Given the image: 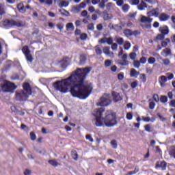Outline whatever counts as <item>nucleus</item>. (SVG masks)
<instances>
[{"instance_id":"obj_1","label":"nucleus","mask_w":175,"mask_h":175,"mask_svg":"<svg viewBox=\"0 0 175 175\" xmlns=\"http://www.w3.org/2000/svg\"><path fill=\"white\" fill-rule=\"evenodd\" d=\"M91 70L92 67L77 68L68 78L54 82L53 87L62 94L68 92L70 87V92L73 98L87 99L94 90L92 83H85V79Z\"/></svg>"},{"instance_id":"obj_2","label":"nucleus","mask_w":175,"mask_h":175,"mask_svg":"<svg viewBox=\"0 0 175 175\" xmlns=\"http://www.w3.org/2000/svg\"><path fill=\"white\" fill-rule=\"evenodd\" d=\"M94 119L96 126H107V128H111L117 125V116L116 113L111 111H107L103 117V113H105V109L103 108H98L95 109Z\"/></svg>"},{"instance_id":"obj_3","label":"nucleus","mask_w":175,"mask_h":175,"mask_svg":"<svg viewBox=\"0 0 175 175\" xmlns=\"http://www.w3.org/2000/svg\"><path fill=\"white\" fill-rule=\"evenodd\" d=\"M23 90L16 92V100L19 102H25L30 95H32V88L29 83H25L23 84Z\"/></svg>"},{"instance_id":"obj_4","label":"nucleus","mask_w":175,"mask_h":175,"mask_svg":"<svg viewBox=\"0 0 175 175\" xmlns=\"http://www.w3.org/2000/svg\"><path fill=\"white\" fill-rule=\"evenodd\" d=\"M3 25L6 28H12V27H25V23L23 21H14L13 19H5L3 22Z\"/></svg>"},{"instance_id":"obj_5","label":"nucleus","mask_w":175,"mask_h":175,"mask_svg":"<svg viewBox=\"0 0 175 175\" xmlns=\"http://www.w3.org/2000/svg\"><path fill=\"white\" fill-rule=\"evenodd\" d=\"M109 105H111V99H110V94H104L103 96L100 98L98 106H100L101 107H105L106 106H109Z\"/></svg>"},{"instance_id":"obj_6","label":"nucleus","mask_w":175,"mask_h":175,"mask_svg":"<svg viewBox=\"0 0 175 175\" xmlns=\"http://www.w3.org/2000/svg\"><path fill=\"white\" fill-rule=\"evenodd\" d=\"M17 86L14 83L8 81L4 85H1V90L3 92H13Z\"/></svg>"},{"instance_id":"obj_7","label":"nucleus","mask_w":175,"mask_h":175,"mask_svg":"<svg viewBox=\"0 0 175 175\" xmlns=\"http://www.w3.org/2000/svg\"><path fill=\"white\" fill-rule=\"evenodd\" d=\"M159 31L161 33L158 34L156 38L157 40H163L165 36L169 33V27H167V25L160 27Z\"/></svg>"},{"instance_id":"obj_8","label":"nucleus","mask_w":175,"mask_h":175,"mask_svg":"<svg viewBox=\"0 0 175 175\" xmlns=\"http://www.w3.org/2000/svg\"><path fill=\"white\" fill-rule=\"evenodd\" d=\"M147 16L148 17H158V16H159V8H153L152 10L147 12Z\"/></svg>"},{"instance_id":"obj_9","label":"nucleus","mask_w":175,"mask_h":175,"mask_svg":"<svg viewBox=\"0 0 175 175\" xmlns=\"http://www.w3.org/2000/svg\"><path fill=\"white\" fill-rule=\"evenodd\" d=\"M88 57V56L85 53L81 54L79 57V62L78 63V65L79 66H83V65H85Z\"/></svg>"},{"instance_id":"obj_10","label":"nucleus","mask_w":175,"mask_h":175,"mask_svg":"<svg viewBox=\"0 0 175 175\" xmlns=\"http://www.w3.org/2000/svg\"><path fill=\"white\" fill-rule=\"evenodd\" d=\"M111 95L113 99V102H115V103H117V102H120V100H122V96L120 95V93L116 91H112Z\"/></svg>"},{"instance_id":"obj_11","label":"nucleus","mask_w":175,"mask_h":175,"mask_svg":"<svg viewBox=\"0 0 175 175\" xmlns=\"http://www.w3.org/2000/svg\"><path fill=\"white\" fill-rule=\"evenodd\" d=\"M159 19L160 21H167V20L170 19V15L166 13H161L159 16Z\"/></svg>"},{"instance_id":"obj_12","label":"nucleus","mask_w":175,"mask_h":175,"mask_svg":"<svg viewBox=\"0 0 175 175\" xmlns=\"http://www.w3.org/2000/svg\"><path fill=\"white\" fill-rule=\"evenodd\" d=\"M103 51L105 55H108L109 57H114V53L110 51V47L109 46H105Z\"/></svg>"},{"instance_id":"obj_13","label":"nucleus","mask_w":175,"mask_h":175,"mask_svg":"<svg viewBox=\"0 0 175 175\" xmlns=\"http://www.w3.org/2000/svg\"><path fill=\"white\" fill-rule=\"evenodd\" d=\"M103 16L105 21H108V20H111V18H113V15L109 14L107 11L103 12Z\"/></svg>"},{"instance_id":"obj_14","label":"nucleus","mask_w":175,"mask_h":175,"mask_svg":"<svg viewBox=\"0 0 175 175\" xmlns=\"http://www.w3.org/2000/svg\"><path fill=\"white\" fill-rule=\"evenodd\" d=\"M159 81L161 87H165V83L167 81V77L165 75L161 76L160 78L159 79Z\"/></svg>"},{"instance_id":"obj_15","label":"nucleus","mask_w":175,"mask_h":175,"mask_svg":"<svg viewBox=\"0 0 175 175\" xmlns=\"http://www.w3.org/2000/svg\"><path fill=\"white\" fill-rule=\"evenodd\" d=\"M140 72H137L135 68H131L130 71V77H135V79H137V77Z\"/></svg>"},{"instance_id":"obj_16","label":"nucleus","mask_w":175,"mask_h":175,"mask_svg":"<svg viewBox=\"0 0 175 175\" xmlns=\"http://www.w3.org/2000/svg\"><path fill=\"white\" fill-rule=\"evenodd\" d=\"M150 16H143L141 18V23H148V24H151L152 23V18H150Z\"/></svg>"},{"instance_id":"obj_17","label":"nucleus","mask_w":175,"mask_h":175,"mask_svg":"<svg viewBox=\"0 0 175 175\" xmlns=\"http://www.w3.org/2000/svg\"><path fill=\"white\" fill-rule=\"evenodd\" d=\"M167 163L166 161H161L160 164H156V167H161L162 170H166Z\"/></svg>"},{"instance_id":"obj_18","label":"nucleus","mask_w":175,"mask_h":175,"mask_svg":"<svg viewBox=\"0 0 175 175\" xmlns=\"http://www.w3.org/2000/svg\"><path fill=\"white\" fill-rule=\"evenodd\" d=\"M17 9L21 12V13H25V12H27L25 7H24V4L21 3L17 5Z\"/></svg>"},{"instance_id":"obj_19","label":"nucleus","mask_w":175,"mask_h":175,"mask_svg":"<svg viewBox=\"0 0 175 175\" xmlns=\"http://www.w3.org/2000/svg\"><path fill=\"white\" fill-rule=\"evenodd\" d=\"M147 8V3L146 2L142 1L140 4L138 5V10H144Z\"/></svg>"},{"instance_id":"obj_20","label":"nucleus","mask_w":175,"mask_h":175,"mask_svg":"<svg viewBox=\"0 0 175 175\" xmlns=\"http://www.w3.org/2000/svg\"><path fill=\"white\" fill-rule=\"evenodd\" d=\"M22 52L24 55H26L27 54L31 53V50H29V47H28V46L25 45L23 47Z\"/></svg>"},{"instance_id":"obj_21","label":"nucleus","mask_w":175,"mask_h":175,"mask_svg":"<svg viewBox=\"0 0 175 175\" xmlns=\"http://www.w3.org/2000/svg\"><path fill=\"white\" fill-rule=\"evenodd\" d=\"M5 13H6V12L5 11V5L0 3V20H2V16H3Z\"/></svg>"},{"instance_id":"obj_22","label":"nucleus","mask_w":175,"mask_h":175,"mask_svg":"<svg viewBox=\"0 0 175 175\" xmlns=\"http://www.w3.org/2000/svg\"><path fill=\"white\" fill-rule=\"evenodd\" d=\"M118 64L121 66H128L129 65V61L128 60H118Z\"/></svg>"},{"instance_id":"obj_23","label":"nucleus","mask_w":175,"mask_h":175,"mask_svg":"<svg viewBox=\"0 0 175 175\" xmlns=\"http://www.w3.org/2000/svg\"><path fill=\"white\" fill-rule=\"evenodd\" d=\"M109 2V0H101L99 2L98 4V8H100V9H103L104 8L106 7V3Z\"/></svg>"},{"instance_id":"obj_24","label":"nucleus","mask_w":175,"mask_h":175,"mask_svg":"<svg viewBox=\"0 0 175 175\" xmlns=\"http://www.w3.org/2000/svg\"><path fill=\"white\" fill-rule=\"evenodd\" d=\"M59 6V8H67V6H69V1L62 0V1H60Z\"/></svg>"},{"instance_id":"obj_25","label":"nucleus","mask_w":175,"mask_h":175,"mask_svg":"<svg viewBox=\"0 0 175 175\" xmlns=\"http://www.w3.org/2000/svg\"><path fill=\"white\" fill-rule=\"evenodd\" d=\"M129 9H131V6H129V4H124L122 6V10L124 12V13H128Z\"/></svg>"},{"instance_id":"obj_26","label":"nucleus","mask_w":175,"mask_h":175,"mask_svg":"<svg viewBox=\"0 0 175 175\" xmlns=\"http://www.w3.org/2000/svg\"><path fill=\"white\" fill-rule=\"evenodd\" d=\"M123 33L125 35V36L129 38V36H132V30L129 29H125L123 31Z\"/></svg>"},{"instance_id":"obj_27","label":"nucleus","mask_w":175,"mask_h":175,"mask_svg":"<svg viewBox=\"0 0 175 175\" xmlns=\"http://www.w3.org/2000/svg\"><path fill=\"white\" fill-rule=\"evenodd\" d=\"M25 57L27 62H32L33 61V57H32V55L31 53H27V55H25Z\"/></svg>"},{"instance_id":"obj_28","label":"nucleus","mask_w":175,"mask_h":175,"mask_svg":"<svg viewBox=\"0 0 175 175\" xmlns=\"http://www.w3.org/2000/svg\"><path fill=\"white\" fill-rule=\"evenodd\" d=\"M66 28L67 31H69V29H70L71 31L75 30V26L73 25V23H67Z\"/></svg>"},{"instance_id":"obj_29","label":"nucleus","mask_w":175,"mask_h":175,"mask_svg":"<svg viewBox=\"0 0 175 175\" xmlns=\"http://www.w3.org/2000/svg\"><path fill=\"white\" fill-rule=\"evenodd\" d=\"M48 162L50 165L54 166V167H57V166H59V163L55 160H49Z\"/></svg>"},{"instance_id":"obj_30","label":"nucleus","mask_w":175,"mask_h":175,"mask_svg":"<svg viewBox=\"0 0 175 175\" xmlns=\"http://www.w3.org/2000/svg\"><path fill=\"white\" fill-rule=\"evenodd\" d=\"M71 155H72V158L75 161H77L79 159V154H77V152L76 150L72 151L71 153Z\"/></svg>"},{"instance_id":"obj_31","label":"nucleus","mask_w":175,"mask_h":175,"mask_svg":"<svg viewBox=\"0 0 175 175\" xmlns=\"http://www.w3.org/2000/svg\"><path fill=\"white\" fill-rule=\"evenodd\" d=\"M152 99H149V109L150 110H154V109H155V103H154V101H152Z\"/></svg>"},{"instance_id":"obj_32","label":"nucleus","mask_w":175,"mask_h":175,"mask_svg":"<svg viewBox=\"0 0 175 175\" xmlns=\"http://www.w3.org/2000/svg\"><path fill=\"white\" fill-rule=\"evenodd\" d=\"M95 51L97 55H102V49H100V47H99V45H97L95 46Z\"/></svg>"},{"instance_id":"obj_33","label":"nucleus","mask_w":175,"mask_h":175,"mask_svg":"<svg viewBox=\"0 0 175 175\" xmlns=\"http://www.w3.org/2000/svg\"><path fill=\"white\" fill-rule=\"evenodd\" d=\"M163 53L165 54V57H168V55H170L172 54V50L169 48H166L165 49L163 50Z\"/></svg>"},{"instance_id":"obj_34","label":"nucleus","mask_w":175,"mask_h":175,"mask_svg":"<svg viewBox=\"0 0 175 175\" xmlns=\"http://www.w3.org/2000/svg\"><path fill=\"white\" fill-rule=\"evenodd\" d=\"M169 43H170V39L166 38L164 41H163L161 42V46L166 47V46H167V44H169Z\"/></svg>"},{"instance_id":"obj_35","label":"nucleus","mask_w":175,"mask_h":175,"mask_svg":"<svg viewBox=\"0 0 175 175\" xmlns=\"http://www.w3.org/2000/svg\"><path fill=\"white\" fill-rule=\"evenodd\" d=\"M138 85H139V81L135 80L131 83V88L135 89V88H136V87H137Z\"/></svg>"},{"instance_id":"obj_36","label":"nucleus","mask_w":175,"mask_h":175,"mask_svg":"<svg viewBox=\"0 0 175 175\" xmlns=\"http://www.w3.org/2000/svg\"><path fill=\"white\" fill-rule=\"evenodd\" d=\"M144 129L146 132H148V133L152 132V131L151 130V124H150L145 125Z\"/></svg>"},{"instance_id":"obj_37","label":"nucleus","mask_w":175,"mask_h":175,"mask_svg":"<svg viewBox=\"0 0 175 175\" xmlns=\"http://www.w3.org/2000/svg\"><path fill=\"white\" fill-rule=\"evenodd\" d=\"M160 101L161 102V103H166L167 102V96H161Z\"/></svg>"},{"instance_id":"obj_38","label":"nucleus","mask_w":175,"mask_h":175,"mask_svg":"<svg viewBox=\"0 0 175 175\" xmlns=\"http://www.w3.org/2000/svg\"><path fill=\"white\" fill-rule=\"evenodd\" d=\"M140 80H142V83H146L147 81V77L146 76V74L140 75Z\"/></svg>"},{"instance_id":"obj_39","label":"nucleus","mask_w":175,"mask_h":175,"mask_svg":"<svg viewBox=\"0 0 175 175\" xmlns=\"http://www.w3.org/2000/svg\"><path fill=\"white\" fill-rule=\"evenodd\" d=\"M59 12H60L61 14H62V16H68L70 14L69 12L66 11V10H65V9L60 10Z\"/></svg>"},{"instance_id":"obj_40","label":"nucleus","mask_w":175,"mask_h":175,"mask_svg":"<svg viewBox=\"0 0 175 175\" xmlns=\"http://www.w3.org/2000/svg\"><path fill=\"white\" fill-rule=\"evenodd\" d=\"M148 64L150 65H152V64H155V57H150L148 59Z\"/></svg>"},{"instance_id":"obj_41","label":"nucleus","mask_w":175,"mask_h":175,"mask_svg":"<svg viewBox=\"0 0 175 175\" xmlns=\"http://www.w3.org/2000/svg\"><path fill=\"white\" fill-rule=\"evenodd\" d=\"M133 66L134 68L139 69L140 68V62L138 60H135L133 62Z\"/></svg>"},{"instance_id":"obj_42","label":"nucleus","mask_w":175,"mask_h":175,"mask_svg":"<svg viewBox=\"0 0 175 175\" xmlns=\"http://www.w3.org/2000/svg\"><path fill=\"white\" fill-rule=\"evenodd\" d=\"M116 42L118 43V44H119L120 46H122V44H124V38H119L116 39Z\"/></svg>"},{"instance_id":"obj_43","label":"nucleus","mask_w":175,"mask_h":175,"mask_svg":"<svg viewBox=\"0 0 175 175\" xmlns=\"http://www.w3.org/2000/svg\"><path fill=\"white\" fill-rule=\"evenodd\" d=\"M30 138H31V140H32L33 142H35V140H36V134H35V133L33 131L31 132Z\"/></svg>"},{"instance_id":"obj_44","label":"nucleus","mask_w":175,"mask_h":175,"mask_svg":"<svg viewBox=\"0 0 175 175\" xmlns=\"http://www.w3.org/2000/svg\"><path fill=\"white\" fill-rule=\"evenodd\" d=\"M111 62H112L110 59L105 60V68H109V66H111Z\"/></svg>"},{"instance_id":"obj_45","label":"nucleus","mask_w":175,"mask_h":175,"mask_svg":"<svg viewBox=\"0 0 175 175\" xmlns=\"http://www.w3.org/2000/svg\"><path fill=\"white\" fill-rule=\"evenodd\" d=\"M152 99L154 100V102L158 103V102H159V96L155 94L152 96Z\"/></svg>"},{"instance_id":"obj_46","label":"nucleus","mask_w":175,"mask_h":175,"mask_svg":"<svg viewBox=\"0 0 175 175\" xmlns=\"http://www.w3.org/2000/svg\"><path fill=\"white\" fill-rule=\"evenodd\" d=\"M106 43H107V44H109V46L111 45V44L113 43V38L112 37L107 38Z\"/></svg>"},{"instance_id":"obj_47","label":"nucleus","mask_w":175,"mask_h":175,"mask_svg":"<svg viewBox=\"0 0 175 175\" xmlns=\"http://www.w3.org/2000/svg\"><path fill=\"white\" fill-rule=\"evenodd\" d=\"M111 8H113L112 2H109V3H107V5H106L107 10H108V11L111 10Z\"/></svg>"},{"instance_id":"obj_48","label":"nucleus","mask_w":175,"mask_h":175,"mask_svg":"<svg viewBox=\"0 0 175 175\" xmlns=\"http://www.w3.org/2000/svg\"><path fill=\"white\" fill-rule=\"evenodd\" d=\"M129 57L131 59H133V61H135L136 59V53L132 52L129 54Z\"/></svg>"},{"instance_id":"obj_49","label":"nucleus","mask_w":175,"mask_h":175,"mask_svg":"<svg viewBox=\"0 0 175 175\" xmlns=\"http://www.w3.org/2000/svg\"><path fill=\"white\" fill-rule=\"evenodd\" d=\"M85 139L86 140H89V142H90L91 143L94 142V139L92 138V136H91V135L90 134H88L85 135Z\"/></svg>"},{"instance_id":"obj_50","label":"nucleus","mask_w":175,"mask_h":175,"mask_svg":"<svg viewBox=\"0 0 175 175\" xmlns=\"http://www.w3.org/2000/svg\"><path fill=\"white\" fill-rule=\"evenodd\" d=\"M111 145L113 146V148H117L118 145L117 144V141L112 140L111 141Z\"/></svg>"},{"instance_id":"obj_51","label":"nucleus","mask_w":175,"mask_h":175,"mask_svg":"<svg viewBox=\"0 0 175 175\" xmlns=\"http://www.w3.org/2000/svg\"><path fill=\"white\" fill-rule=\"evenodd\" d=\"M88 29L89 31H94L95 29V27L94 26V23H90L88 25Z\"/></svg>"},{"instance_id":"obj_52","label":"nucleus","mask_w":175,"mask_h":175,"mask_svg":"<svg viewBox=\"0 0 175 175\" xmlns=\"http://www.w3.org/2000/svg\"><path fill=\"white\" fill-rule=\"evenodd\" d=\"M131 49V43L129 42H126L124 44V50H129Z\"/></svg>"},{"instance_id":"obj_53","label":"nucleus","mask_w":175,"mask_h":175,"mask_svg":"<svg viewBox=\"0 0 175 175\" xmlns=\"http://www.w3.org/2000/svg\"><path fill=\"white\" fill-rule=\"evenodd\" d=\"M147 62V58L146 57H142L139 59V64H146Z\"/></svg>"},{"instance_id":"obj_54","label":"nucleus","mask_w":175,"mask_h":175,"mask_svg":"<svg viewBox=\"0 0 175 175\" xmlns=\"http://www.w3.org/2000/svg\"><path fill=\"white\" fill-rule=\"evenodd\" d=\"M126 117L129 120H131L132 118H133V115L132 114V112H129L126 113Z\"/></svg>"},{"instance_id":"obj_55","label":"nucleus","mask_w":175,"mask_h":175,"mask_svg":"<svg viewBox=\"0 0 175 175\" xmlns=\"http://www.w3.org/2000/svg\"><path fill=\"white\" fill-rule=\"evenodd\" d=\"M141 32L139 30H135L132 31V36H138V35H140Z\"/></svg>"},{"instance_id":"obj_56","label":"nucleus","mask_w":175,"mask_h":175,"mask_svg":"<svg viewBox=\"0 0 175 175\" xmlns=\"http://www.w3.org/2000/svg\"><path fill=\"white\" fill-rule=\"evenodd\" d=\"M142 118L144 122H150V121H151V118L150 117L142 116Z\"/></svg>"},{"instance_id":"obj_57","label":"nucleus","mask_w":175,"mask_h":175,"mask_svg":"<svg viewBox=\"0 0 175 175\" xmlns=\"http://www.w3.org/2000/svg\"><path fill=\"white\" fill-rule=\"evenodd\" d=\"M88 38V36H87V33H81V36H80V39L81 40H85V39H87Z\"/></svg>"},{"instance_id":"obj_58","label":"nucleus","mask_w":175,"mask_h":175,"mask_svg":"<svg viewBox=\"0 0 175 175\" xmlns=\"http://www.w3.org/2000/svg\"><path fill=\"white\" fill-rule=\"evenodd\" d=\"M124 72H120L119 74H118V79L119 80H124Z\"/></svg>"},{"instance_id":"obj_59","label":"nucleus","mask_w":175,"mask_h":175,"mask_svg":"<svg viewBox=\"0 0 175 175\" xmlns=\"http://www.w3.org/2000/svg\"><path fill=\"white\" fill-rule=\"evenodd\" d=\"M117 6H122L124 5V0H118L116 1Z\"/></svg>"},{"instance_id":"obj_60","label":"nucleus","mask_w":175,"mask_h":175,"mask_svg":"<svg viewBox=\"0 0 175 175\" xmlns=\"http://www.w3.org/2000/svg\"><path fill=\"white\" fill-rule=\"evenodd\" d=\"M117 49H118V44H117V43H112L111 49L114 51V50H117Z\"/></svg>"},{"instance_id":"obj_61","label":"nucleus","mask_w":175,"mask_h":175,"mask_svg":"<svg viewBox=\"0 0 175 175\" xmlns=\"http://www.w3.org/2000/svg\"><path fill=\"white\" fill-rule=\"evenodd\" d=\"M106 39H107L106 37H104V38L100 39L98 40V43H100V44H103L106 43Z\"/></svg>"},{"instance_id":"obj_62","label":"nucleus","mask_w":175,"mask_h":175,"mask_svg":"<svg viewBox=\"0 0 175 175\" xmlns=\"http://www.w3.org/2000/svg\"><path fill=\"white\" fill-rule=\"evenodd\" d=\"M140 3L139 0H131V5H139Z\"/></svg>"},{"instance_id":"obj_63","label":"nucleus","mask_w":175,"mask_h":175,"mask_svg":"<svg viewBox=\"0 0 175 175\" xmlns=\"http://www.w3.org/2000/svg\"><path fill=\"white\" fill-rule=\"evenodd\" d=\"M163 63L165 65H170V60L169 59H163Z\"/></svg>"},{"instance_id":"obj_64","label":"nucleus","mask_w":175,"mask_h":175,"mask_svg":"<svg viewBox=\"0 0 175 175\" xmlns=\"http://www.w3.org/2000/svg\"><path fill=\"white\" fill-rule=\"evenodd\" d=\"M96 28L98 31H102V29H103V25L102 23L98 24Z\"/></svg>"}]
</instances>
